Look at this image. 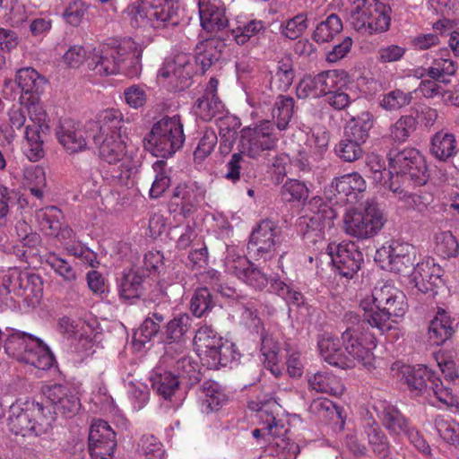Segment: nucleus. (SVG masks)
Returning a JSON list of instances; mask_svg holds the SVG:
<instances>
[{
  "label": "nucleus",
  "mask_w": 459,
  "mask_h": 459,
  "mask_svg": "<svg viewBox=\"0 0 459 459\" xmlns=\"http://www.w3.org/2000/svg\"><path fill=\"white\" fill-rule=\"evenodd\" d=\"M389 170L392 180L399 184L398 178H408L415 185L422 186L428 180L427 167L423 157L419 151L413 148H405L402 151H392L389 153Z\"/></svg>",
  "instance_id": "obj_13"
},
{
  "label": "nucleus",
  "mask_w": 459,
  "mask_h": 459,
  "mask_svg": "<svg viewBox=\"0 0 459 459\" xmlns=\"http://www.w3.org/2000/svg\"><path fill=\"white\" fill-rule=\"evenodd\" d=\"M417 120L414 117L407 115L402 116L390 127V137L396 143H404L415 131Z\"/></svg>",
  "instance_id": "obj_60"
},
{
  "label": "nucleus",
  "mask_w": 459,
  "mask_h": 459,
  "mask_svg": "<svg viewBox=\"0 0 459 459\" xmlns=\"http://www.w3.org/2000/svg\"><path fill=\"white\" fill-rule=\"evenodd\" d=\"M127 13L133 26L150 25L153 28H165L178 22L177 6L174 0H141L127 7Z\"/></svg>",
  "instance_id": "obj_12"
},
{
  "label": "nucleus",
  "mask_w": 459,
  "mask_h": 459,
  "mask_svg": "<svg viewBox=\"0 0 459 459\" xmlns=\"http://www.w3.org/2000/svg\"><path fill=\"white\" fill-rule=\"evenodd\" d=\"M225 266L229 273L255 289H262L267 283L266 275L245 256L228 257Z\"/></svg>",
  "instance_id": "obj_30"
},
{
  "label": "nucleus",
  "mask_w": 459,
  "mask_h": 459,
  "mask_svg": "<svg viewBox=\"0 0 459 459\" xmlns=\"http://www.w3.org/2000/svg\"><path fill=\"white\" fill-rule=\"evenodd\" d=\"M4 349L10 358L39 370H48L55 363L52 352L40 339L18 330L6 329Z\"/></svg>",
  "instance_id": "obj_6"
},
{
  "label": "nucleus",
  "mask_w": 459,
  "mask_h": 459,
  "mask_svg": "<svg viewBox=\"0 0 459 459\" xmlns=\"http://www.w3.org/2000/svg\"><path fill=\"white\" fill-rule=\"evenodd\" d=\"M199 398L201 410L207 414L220 410L228 401V397L221 385L212 380L204 381L202 384Z\"/></svg>",
  "instance_id": "obj_38"
},
{
  "label": "nucleus",
  "mask_w": 459,
  "mask_h": 459,
  "mask_svg": "<svg viewBox=\"0 0 459 459\" xmlns=\"http://www.w3.org/2000/svg\"><path fill=\"white\" fill-rule=\"evenodd\" d=\"M15 81L23 93L22 96H25V100L30 102L34 99L35 102H39V96L47 83L44 76L31 67H25L17 72Z\"/></svg>",
  "instance_id": "obj_33"
},
{
  "label": "nucleus",
  "mask_w": 459,
  "mask_h": 459,
  "mask_svg": "<svg viewBox=\"0 0 459 459\" xmlns=\"http://www.w3.org/2000/svg\"><path fill=\"white\" fill-rule=\"evenodd\" d=\"M307 384L310 390L333 396H340L344 391L342 380L327 371H319L308 377Z\"/></svg>",
  "instance_id": "obj_40"
},
{
  "label": "nucleus",
  "mask_w": 459,
  "mask_h": 459,
  "mask_svg": "<svg viewBox=\"0 0 459 459\" xmlns=\"http://www.w3.org/2000/svg\"><path fill=\"white\" fill-rule=\"evenodd\" d=\"M368 443L376 456L385 459L390 454V443L380 427L375 422L365 427Z\"/></svg>",
  "instance_id": "obj_48"
},
{
  "label": "nucleus",
  "mask_w": 459,
  "mask_h": 459,
  "mask_svg": "<svg viewBox=\"0 0 459 459\" xmlns=\"http://www.w3.org/2000/svg\"><path fill=\"white\" fill-rule=\"evenodd\" d=\"M281 239V230L277 223L272 220H264L250 235L248 253L257 259H270L275 255Z\"/></svg>",
  "instance_id": "obj_18"
},
{
  "label": "nucleus",
  "mask_w": 459,
  "mask_h": 459,
  "mask_svg": "<svg viewBox=\"0 0 459 459\" xmlns=\"http://www.w3.org/2000/svg\"><path fill=\"white\" fill-rule=\"evenodd\" d=\"M342 30V22L338 15L330 14L325 21L319 22L312 39L319 44L332 41Z\"/></svg>",
  "instance_id": "obj_49"
},
{
  "label": "nucleus",
  "mask_w": 459,
  "mask_h": 459,
  "mask_svg": "<svg viewBox=\"0 0 459 459\" xmlns=\"http://www.w3.org/2000/svg\"><path fill=\"white\" fill-rule=\"evenodd\" d=\"M214 353V356L208 359L205 364L211 369H219L221 367L232 368L238 365L240 359V353L235 343L228 340L222 341Z\"/></svg>",
  "instance_id": "obj_42"
},
{
  "label": "nucleus",
  "mask_w": 459,
  "mask_h": 459,
  "mask_svg": "<svg viewBox=\"0 0 459 459\" xmlns=\"http://www.w3.org/2000/svg\"><path fill=\"white\" fill-rule=\"evenodd\" d=\"M318 350L325 361L339 368H349L348 357L338 338L325 333L318 340Z\"/></svg>",
  "instance_id": "obj_36"
},
{
  "label": "nucleus",
  "mask_w": 459,
  "mask_h": 459,
  "mask_svg": "<svg viewBox=\"0 0 459 459\" xmlns=\"http://www.w3.org/2000/svg\"><path fill=\"white\" fill-rule=\"evenodd\" d=\"M398 369L401 380L411 394L432 406L454 407L458 400L450 387L445 386L435 372L424 365L410 366L394 363L392 370Z\"/></svg>",
  "instance_id": "obj_3"
},
{
  "label": "nucleus",
  "mask_w": 459,
  "mask_h": 459,
  "mask_svg": "<svg viewBox=\"0 0 459 459\" xmlns=\"http://www.w3.org/2000/svg\"><path fill=\"white\" fill-rule=\"evenodd\" d=\"M56 136L67 153L74 154L88 149V131L72 119L60 121Z\"/></svg>",
  "instance_id": "obj_26"
},
{
  "label": "nucleus",
  "mask_w": 459,
  "mask_h": 459,
  "mask_svg": "<svg viewBox=\"0 0 459 459\" xmlns=\"http://www.w3.org/2000/svg\"><path fill=\"white\" fill-rule=\"evenodd\" d=\"M164 321L162 314L153 312L151 316L145 318L140 327L134 332L133 346L135 350L141 351L160 331V325Z\"/></svg>",
  "instance_id": "obj_43"
},
{
  "label": "nucleus",
  "mask_w": 459,
  "mask_h": 459,
  "mask_svg": "<svg viewBox=\"0 0 459 459\" xmlns=\"http://www.w3.org/2000/svg\"><path fill=\"white\" fill-rule=\"evenodd\" d=\"M125 385L128 399L134 411L142 410L150 400V391L144 383L140 381L126 380Z\"/></svg>",
  "instance_id": "obj_56"
},
{
  "label": "nucleus",
  "mask_w": 459,
  "mask_h": 459,
  "mask_svg": "<svg viewBox=\"0 0 459 459\" xmlns=\"http://www.w3.org/2000/svg\"><path fill=\"white\" fill-rule=\"evenodd\" d=\"M294 100L290 96L279 95L273 109V117L277 128L285 130L292 117Z\"/></svg>",
  "instance_id": "obj_55"
},
{
  "label": "nucleus",
  "mask_w": 459,
  "mask_h": 459,
  "mask_svg": "<svg viewBox=\"0 0 459 459\" xmlns=\"http://www.w3.org/2000/svg\"><path fill=\"white\" fill-rule=\"evenodd\" d=\"M133 118V117H124L119 109L108 108L103 110L99 115L97 123H90L88 127L91 131H98L93 135L111 134L113 133L120 134L121 124L130 123Z\"/></svg>",
  "instance_id": "obj_37"
},
{
  "label": "nucleus",
  "mask_w": 459,
  "mask_h": 459,
  "mask_svg": "<svg viewBox=\"0 0 459 459\" xmlns=\"http://www.w3.org/2000/svg\"><path fill=\"white\" fill-rule=\"evenodd\" d=\"M36 219L41 230L51 236L60 230L62 212L56 206H48L36 212Z\"/></svg>",
  "instance_id": "obj_53"
},
{
  "label": "nucleus",
  "mask_w": 459,
  "mask_h": 459,
  "mask_svg": "<svg viewBox=\"0 0 459 459\" xmlns=\"http://www.w3.org/2000/svg\"><path fill=\"white\" fill-rule=\"evenodd\" d=\"M143 48L131 38L124 39L117 45H100L89 55L88 67L101 76L126 73V61L132 56L134 63L132 74H136Z\"/></svg>",
  "instance_id": "obj_4"
},
{
  "label": "nucleus",
  "mask_w": 459,
  "mask_h": 459,
  "mask_svg": "<svg viewBox=\"0 0 459 459\" xmlns=\"http://www.w3.org/2000/svg\"><path fill=\"white\" fill-rule=\"evenodd\" d=\"M39 278L36 275L13 268L4 276L3 285L9 293L22 298L29 306L39 301V290L35 291L34 284Z\"/></svg>",
  "instance_id": "obj_22"
},
{
  "label": "nucleus",
  "mask_w": 459,
  "mask_h": 459,
  "mask_svg": "<svg viewBox=\"0 0 459 459\" xmlns=\"http://www.w3.org/2000/svg\"><path fill=\"white\" fill-rule=\"evenodd\" d=\"M457 68V64L449 58H437L426 70V74L429 78L447 85L451 82L450 77L455 74Z\"/></svg>",
  "instance_id": "obj_50"
},
{
  "label": "nucleus",
  "mask_w": 459,
  "mask_h": 459,
  "mask_svg": "<svg viewBox=\"0 0 459 459\" xmlns=\"http://www.w3.org/2000/svg\"><path fill=\"white\" fill-rule=\"evenodd\" d=\"M391 7L378 0H356L349 15L350 24L361 34L372 35L388 30Z\"/></svg>",
  "instance_id": "obj_11"
},
{
  "label": "nucleus",
  "mask_w": 459,
  "mask_h": 459,
  "mask_svg": "<svg viewBox=\"0 0 459 459\" xmlns=\"http://www.w3.org/2000/svg\"><path fill=\"white\" fill-rule=\"evenodd\" d=\"M348 325L342 333V340L348 357L349 367L359 364L370 370L375 368L376 358L373 350L377 347L375 337L365 332L364 323L354 312H347L344 316Z\"/></svg>",
  "instance_id": "obj_9"
},
{
  "label": "nucleus",
  "mask_w": 459,
  "mask_h": 459,
  "mask_svg": "<svg viewBox=\"0 0 459 459\" xmlns=\"http://www.w3.org/2000/svg\"><path fill=\"white\" fill-rule=\"evenodd\" d=\"M435 428L440 437L453 446H459V423L455 420L437 416L434 421Z\"/></svg>",
  "instance_id": "obj_57"
},
{
  "label": "nucleus",
  "mask_w": 459,
  "mask_h": 459,
  "mask_svg": "<svg viewBox=\"0 0 459 459\" xmlns=\"http://www.w3.org/2000/svg\"><path fill=\"white\" fill-rule=\"evenodd\" d=\"M204 190L196 182L179 184L173 191L169 208L170 212L188 216L204 200Z\"/></svg>",
  "instance_id": "obj_24"
},
{
  "label": "nucleus",
  "mask_w": 459,
  "mask_h": 459,
  "mask_svg": "<svg viewBox=\"0 0 459 459\" xmlns=\"http://www.w3.org/2000/svg\"><path fill=\"white\" fill-rule=\"evenodd\" d=\"M372 126V116L368 112H362L347 123L343 135L363 144L368 137Z\"/></svg>",
  "instance_id": "obj_44"
},
{
  "label": "nucleus",
  "mask_w": 459,
  "mask_h": 459,
  "mask_svg": "<svg viewBox=\"0 0 459 459\" xmlns=\"http://www.w3.org/2000/svg\"><path fill=\"white\" fill-rule=\"evenodd\" d=\"M198 8L200 22L204 30L212 31L227 25L228 20L221 0H199Z\"/></svg>",
  "instance_id": "obj_31"
},
{
  "label": "nucleus",
  "mask_w": 459,
  "mask_h": 459,
  "mask_svg": "<svg viewBox=\"0 0 459 459\" xmlns=\"http://www.w3.org/2000/svg\"><path fill=\"white\" fill-rule=\"evenodd\" d=\"M267 25L262 20L238 16L230 25V34L238 45H245L253 37L265 32Z\"/></svg>",
  "instance_id": "obj_34"
},
{
  "label": "nucleus",
  "mask_w": 459,
  "mask_h": 459,
  "mask_svg": "<svg viewBox=\"0 0 459 459\" xmlns=\"http://www.w3.org/2000/svg\"><path fill=\"white\" fill-rule=\"evenodd\" d=\"M455 333L451 316L444 309H439L436 316L430 321L428 336L429 340L436 345L443 344Z\"/></svg>",
  "instance_id": "obj_41"
},
{
  "label": "nucleus",
  "mask_w": 459,
  "mask_h": 459,
  "mask_svg": "<svg viewBox=\"0 0 459 459\" xmlns=\"http://www.w3.org/2000/svg\"><path fill=\"white\" fill-rule=\"evenodd\" d=\"M441 269L433 260L418 262L410 274V283L421 293L436 295V289L442 283Z\"/></svg>",
  "instance_id": "obj_29"
},
{
  "label": "nucleus",
  "mask_w": 459,
  "mask_h": 459,
  "mask_svg": "<svg viewBox=\"0 0 459 459\" xmlns=\"http://www.w3.org/2000/svg\"><path fill=\"white\" fill-rule=\"evenodd\" d=\"M213 306L212 295L206 287L197 289L190 301V309L196 317L204 316Z\"/></svg>",
  "instance_id": "obj_64"
},
{
  "label": "nucleus",
  "mask_w": 459,
  "mask_h": 459,
  "mask_svg": "<svg viewBox=\"0 0 459 459\" xmlns=\"http://www.w3.org/2000/svg\"><path fill=\"white\" fill-rule=\"evenodd\" d=\"M343 221L347 234L364 239L377 235L383 228L385 219L376 204L368 203L363 210H348Z\"/></svg>",
  "instance_id": "obj_14"
},
{
  "label": "nucleus",
  "mask_w": 459,
  "mask_h": 459,
  "mask_svg": "<svg viewBox=\"0 0 459 459\" xmlns=\"http://www.w3.org/2000/svg\"><path fill=\"white\" fill-rule=\"evenodd\" d=\"M296 95L298 99H317L323 97V91L320 86L318 74L305 75L296 86Z\"/></svg>",
  "instance_id": "obj_61"
},
{
  "label": "nucleus",
  "mask_w": 459,
  "mask_h": 459,
  "mask_svg": "<svg viewBox=\"0 0 459 459\" xmlns=\"http://www.w3.org/2000/svg\"><path fill=\"white\" fill-rule=\"evenodd\" d=\"M117 446L116 432L103 420L92 421L89 432V451L92 459H111Z\"/></svg>",
  "instance_id": "obj_20"
},
{
  "label": "nucleus",
  "mask_w": 459,
  "mask_h": 459,
  "mask_svg": "<svg viewBox=\"0 0 459 459\" xmlns=\"http://www.w3.org/2000/svg\"><path fill=\"white\" fill-rule=\"evenodd\" d=\"M192 319L187 314H180L171 319L166 325V337L169 340L168 345L182 344L183 336L191 326Z\"/></svg>",
  "instance_id": "obj_54"
},
{
  "label": "nucleus",
  "mask_w": 459,
  "mask_h": 459,
  "mask_svg": "<svg viewBox=\"0 0 459 459\" xmlns=\"http://www.w3.org/2000/svg\"><path fill=\"white\" fill-rule=\"evenodd\" d=\"M162 360L178 373L177 377H186L191 383L200 380L197 364L186 355L183 344L167 345Z\"/></svg>",
  "instance_id": "obj_28"
},
{
  "label": "nucleus",
  "mask_w": 459,
  "mask_h": 459,
  "mask_svg": "<svg viewBox=\"0 0 459 459\" xmlns=\"http://www.w3.org/2000/svg\"><path fill=\"white\" fill-rule=\"evenodd\" d=\"M318 206L317 212L313 215L302 216L299 219L298 227L303 238L310 244L316 245L325 238L324 230L333 224L335 218L334 211L327 204H323L321 199L314 200Z\"/></svg>",
  "instance_id": "obj_19"
},
{
  "label": "nucleus",
  "mask_w": 459,
  "mask_h": 459,
  "mask_svg": "<svg viewBox=\"0 0 459 459\" xmlns=\"http://www.w3.org/2000/svg\"><path fill=\"white\" fill-rule=\"evenodd\" d=\"M389 189L398 195L400 201L404 203V206L409 209H413L418 212H423L429 204L427 196L411 194L401 188L399 184L391 181Z\"/></svg>",
  "instance_id": "obj_58"
},
{
  "label": "nucleus",
  "mask_w": 459,
  "mask_h": 459,
  "mask_svg": "<svg viewBox=\"0 0 459 459\" xmlns=\"http://www.w3.org/2000/svg\"><path fill=\"white\" fill-rule=\"evenodd\" d=\"M222 341L223 339L211 326L204 325L196 331L194 337V346L204 365L208 362V359L214 356V352Z\"/></svg>",
  "instance_id": "obj_35"
},
{
  "label": "nucleus",
  "mask_w": 459,
  "mask_h": 459,
  "mask_svg": "<svg viewBox=\"0 0 459 459\" xmlns=\"http://www.w3.org/2000/svg\"><path fill=\"white\" fill-rule=\"evenodd\" d=\"M94 143L98 148L100 158L109 163L120 162V167L125 170L112 175L114 180L120 184H127L131 175L137 172L142 163L140 150L134 146L126 145L121 137V134L92 135Z\"/></svg>",
  "instance_id": "obj_7"
},
{
  "label": "nucleus",
  "mask_w": 459,
  "mask_h": 459,
  "mask_svg": "<svg viewBox=\"0 0 459 459\" xmlns=\"http://www.w3.org/2000/svg\"><path fill=\"white\" fill-rule=\"evenodd\" d=\"M42 394L52 403L56 414L70 418L80 409L79 398L74 391L66 385H46L42 388Z\"/></svg>",
  "instance_id": "obj_27"
},
{
  "label": "nucleus",
  "mask_w": 459,
  "mask_h": 459,
  "mask_svg": "<svg viewBox=\"0 0 459 459\" xmlns=\"http://www.w3.org/2000/svg\"><path fill=\"white\" fill-rule=\"evenodd\" d=\"M150 381L153 390L168 403V406L177 409L182 404L185 392L180 387L178 377L158 367L152 370Z\"/></svg>",
  "instance_id": "obj_21"
},
{
  "label": "nucleus",
  "mask_w": 459,
  "mask_h": 459,
  "mask_svg": "<svg viewBox=\"0 0 459 459\" xmlns=\"http://www.w3.org/2000/svg\"><path fill=\"white\" fill-rule=\"evenodd\" d=\"M431 153L440 160H446L457 152V142L453 134L440 131L431 140Z\"/></svg>",
  "instance_id": "obj_46"
},
{
  "label": "nucleus",
  "mask_w": 459,
  "mask_h": 459,
  "mask_svg": "<svg viewBox=\"0 0 459 459\" xmlns=\"http://www.w3.org/2000/svg\"><path fill=\"white\" fill-rule=\"evenodd\" d=\"M375 259L381 264L383 269L396 273H408L415 263L416 248L409 243L394 239L377 251Z\"/></svg>",
  "instance_id": "obj_17"
},
{
  "label": "nucleus",
  "mask_w": 459,
  "mask_h": 459,
  "mask_svg": "<svg viewBox=\"0 0 459 459\" xmlns=\"http://www.w3.org/2000/svg\"><path fill=\"white\" fill-rule=\"evenodd\" d=\"M248 408L255 412V417L259 422L265 425L268 443L266 451L272 456L279 459H295L299 454V446L290 438L284 437L286 429L283 425H279L276 421L274 412L278 410L279 404L272 398L251 400L248 403Z\"/></svg>",
  "instance_id": "obj_5"
},
{
  "label": "nucleus",
  "mask_w": 459,
  "mask_h": 459,
  "mask_svg": "<svg viewBox=\"0 0 459 459\" xmlns=\"http://www.w3.org/2000/svg\"><path fill=\"white\" fill-rule=\"evenodd\" d=\"M184 142L183 125L177 116L165 117L157 121L143 139L145 149L160 158L171 157Z\"/></svg>",
  "instance_id": "obj_10"
},
{
  "label": "nucleus",
  "mask_w": 459,
  "mask_h": 459,
  "mask_svg": "<svg viewBox=\"0 0 459 459\" xmlns=\"http://www.w3.org/2000/svg\"><path fill=\"white\" fill-rule=\"evenodd\" d=\"M193 56L186 53H179L173 58H168L159 71V75L169 79V82L180 91L190 85V79L194 74Z\"/></svg>",
  "instance_id": "obj_23"
},
{
  "label": "nucleus",
  "mask_w": 459,
  "mask_h": 459,
  "mask_svg": "<svg viewBox=\"0 0 459 459\" xmlns=\"http://www.w3.org/2000/svg\"><path fill=\"white\" fill-rule=\"evenodd\" d=\"M277 143L278 137L273 124L269 120H264L259 125L241 130L238 147L241 153L258 159L275 149Z\"/></svg>",
  "instance_id": "obj_15"
},
{
  "label": "nucleus",
  "mask_w": 459,
  "mask_h": 459,
  "mask_svg": "<svg viewBox=\"0 0 459 459\" xmlns=\"http://www.w3.org/2000/svg\"><path fill=\"white\" fill-rule=\"evenodd\" d=\"M143 275L131 270L125 273L118 284L119 297L124 300L139 299L143 293Z\"/></svg>",
  "instance_id": "obj_45"
},
{
  "label": "nucleus",
  "mask_w": 459,
  "mask_h": 459,
  "mask_svg": "<svg viewBox=\"0 0 459 459\" xmlns=\"http://www.w3.org/2000/svg\"><path fill=\"white\" fill-rule=\"evenodd\" d=\"M317 74L324 96L329 95L335 90L344 89L349 82L348 74L343 70H328Z\"/></svg>",
  "instance_id": "obj_51"
},
{
  "label": "nucleus",
  "mask_w": 459,
  "mask_h": 459,
  "mask_svg": "<svg viewBox=\"0 0 459 459\" xmlns=\"http://www.w3.org/2000/svg\"><path fill=\"white\" fill-rule=\"evenodd\" d=\"M279 334L264 331L261 335V352L264 366L276 377L281 374Z\"/></svg>",
  "instance_id": "obj_39"
},
{
  "label": "nucleus",
  "mask_w": 459,
  "mask_h": 459,
  "mask_svg": "<svg viewBox=\"0 0 459 459\" xmlns=\"http://www.w3.org/2000/svg\"><path fill=\"white\" fill-rule=\"evenodd\" d=\"M46 264L66 283H73L78 279L77 270L66 260L56 253H49L45 258Z\"/></svg>",
  "instance_id": "obj_52"
},
{
  "label": "nucleus",
  "mask_w": 459,
  "mask_h": 459,
  "mask_svg": "<svg viewBox=\"0 0 459 459\" xmlns=\"http://www.w3.org/2000/svg\"><path fill=\"white\" fill-rule=\"evenodd\" d=\"M91 4L83 0L70 1L64 12L63 19L72 26H78L88 15Z\"/></svg>",
  "instance_id": "obj_59"
},
{
  "label": "nucleus",
  "mask_w": 459,
  "mask_h": 459,
  "mask_svg": "<svg viewBox=\"0 0 459 459\" xmlns=\"http://www.w3.org/2000/svg\"><path fill=\"white\" fill-rule=\"evenodd\" d=\"M322 258L327 259V264H332L335 271L346 278H352L363 262V255L359 247L351 241L328 244L320 260Z\"/></svg>",
  "instance_id": "obj_16"
},
{
  "label": "nucleus",
  "mask_w": 459,
  "mask_h": 459,
  "mask_svg": "<svg viewBox=\"0 0 459 459\" xmlns=\"http://www.w3.org/2000/svg\"><path fill=\"white\" fill-rule=\"evenodd\" d=\"M362 144L343 135L335 146L336 155L345 162H353L363 155Z\"/></svg>",
  "instance_id": "obj_62"
},
{
  "label": "nucleus",
  "mask_w": 459,
  "mask_h": 459,
  "mask_svg": "<svg viewBox=\"0 0 459 459\" xmlns=\"http://www.w3.org/2000/svg\"><path fill=\"white\" fill-rule=\"evenodd\" d=\"M359 307L364 311V321L382 333L392 328V316L401 317L407 310L404 293L390 282L377 285L360 300Z\"/></svg>",
  "instance_id": "obj_2"
},
{
  "label": "nucleus",
  "mask_w": 459,
  "mask_h": 459,
  "mask_svg": "<svg viewBox=\"0 0 459 459\" xmlns=\"http://www.w3.org/2000/svg\"><path fill=\"white\" fill-rule=\"evenodd\" d=\"M195 114L204 121H211L212 118L221 116L224 105L218 96L203 95L197 99L193 106Z\"/></svg>",
  "instance_id": "obj_47"
},
{
  "label": "nucleus",
  "mask_w": 459,
  "mask_h": 459,
  "mask_svg": "<svg viewBox=\"0 0 459 459\" xmlns=\"http://www.w3.org/2000/svg\"><path fill=\"white\" fill-rule=\"evenodd\" d=\"M378 418L391 435L401 436L410 427L408 420L393 404L380 401L374 405Z\"/></svg>",
  "instance_id": "obj_32"
},
{
  "label": "nucleus",
  "mask_w": 459,
  "mask_h": 459,
  "mask_svg": "<svg viewBox=\"0 0 459 459\" xmlns=\"http://www.w3.org/2000/svg\"><path fill=\"white\" fill-rule=\"evenodd\" d=\"M365 179L358 172L345 174L333 180L326 193L336 196L335 203L355 204L359 200V195L366 191Z\"/></svg>",
  "instance_id": "obj_25"
},
{
  "label": "nucleus",
  "mask_w": 459,
  "mask_h": 459,
  "mask_svg": "<svg viewBox=\"0 0 459 459\" xmlns=\"http://www.w3.org/2000/svg\"><path fill=\"white\" fill-rule=\"evenodd\" d=\"M53 416L49 409L32 400L16 401L10 406L8 428L14 435L35 438L46 434Z\"/></svg>",
  "instance_id": "obj_8"
},
{
  "label": "nucleus",
  "mask_w": 459,
  "mask_h": 459,
  "mask_svg": "<svg viewBox=\"0 0 459 459\" xmlns=\"http://www.w3.org/2000/svg\"><path fill=\"white\" fill-rule=\"evenodd\" d=\"M11 127L22 129L24 126L22 151L30 161H38L45 155L43 134L49 130L48 115L39 102L25 100L21 96L8 112Z\"/></svg>",
  "instance_id": "obj_1"
},
{
  "label": "nucleus",
  "mask_w": 459,
  "mask_h": 459,
  "mask_svg": "<svg viewBox=\"0 0 459 459\" xmlns=\"http://www.w3.org/2000/svg\"><path fill=\"white\" fill-rule=\"evenodd\" d=\"M220 58V54L216 49L214 40H206L197 47L195 56V64L201 66L204 73L209 69L214 61Z\"/></svg>",
  "instance_id": "obj_63"
}]
</instances>
